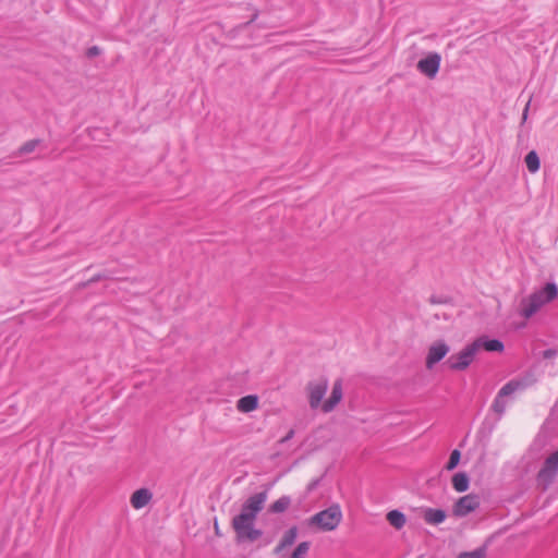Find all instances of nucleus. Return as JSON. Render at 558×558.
Returning a JSON list of instances; mask_svg holds the SVG:
<instances>
[{"instance_id":"obj_19","label":"nucleus","mask_w":558,"mask_h":558,"mask_svg":"<svg viewBox=\"0 0 558 558\" xmlns=\"http://www.w3.org/2000/svg\"><path fill=\"white\" fill-rule=\"evenodd\" d=\"M291 505V498L289 496H281L275 502L270 505L269 511L272 513H282Z\"/></svg>"},{"instance_id":"obj_26","label":"nucleus","mask_w":558,"mask_h":558,"mask_svg":"<svg viewBox=\"0 0 558 558\" xmlns=\"http://www.w3.org/2000/svg\"><path fill=\"white\" fill-rule=\"evenodd\" d=\"M293 436H294V429H290V430L288 432V434H287L283 438H281V439L279 440V442H280V444H284V442H287L288 440L292 439V438H293Z\"/></svg>"},{"instance_id":"obj_23","label":"nucleus","mask_w":558,"mask_h":558,"mask_svg":"<svg viewBox=\"0 0 558 558\" xmlns=\"http://www.w3.org/2000/svg\"><path fill=\"white\" fill-rule=\"evenodd\" d=\"M486 556V548L480 547L472 551H464L461 553L458 558H485Z\"/></svg>"},{"instance_id":"obj_21","label":"nucleus","mask_w":558,"mask_h":558,"mask_svg":"<svg viewBox=\"0 0 558 558\" xmlns=\"http://www.w3.org/2000/svg\"><path fill=\"white\" fill-rule=\"evenodd\" d=\"M296 536H298V529L295 526H293L284 533V535L280 542L283 543V545L286 547H289L295 542Z\"/></svg>"},{"instance_id":"obj_28","label":"nucleus","mask_w":558,"mask_h":558,"mask_svg":"<svg viewBox=\"0 0 558 558\" xmlns=\"http://www.w3.org/2000/svg\"><path fill=\"white\" fill-rule=\"evenodd\" d=\"M529 107H530V102L526 104L524 110H523V113H522V121L524 122L527 118V112H529Z\"/></svg>"},{"instance_id":"obj_12","label":"nucleus","mask_w":558,"mask_h":558,"mask_svg":"<svg viewBox=\"0 0 558 558\" xmlns=\"http://www.w3.org/2000/svg\"><path fill=\"white\" fill-rule=\"evenodd\" d=\"M473 344H477V353L484 349L488 352H502L505 349L504 343L498 339H488L487 337H480L473 341Z\"/></svg>"},{"instance_id":"obj_29","label":"nucleus","mask_w":558,"mask_h":558,"mask_svg":"<svg viewBox=\"0 0 558 558\" xmlns=\"http://www.w3.org/2000/svg\"><path fill=\"white\" fill-rule=\"evenodd\" d=\"M317 485V482L310 484L308 489L312 490Z\"/></svg>"},{"instance_id":"obj_2","label":"nucleus","mask_w":558,"mask_h":558,"mask_svg":"<svg viewBox=\"0 0 558 558\" xmlns=\"http://www.w3.org/2000/svg\"><path fill=\"white\" fill-rule=\"evenodd\" d=\"M558 295V289L555 283H546V286L532 293L527 298L522 299L520 303V315L529 319L536 314L545 304L555 300Z\"/></svg>"},{"instance_id":"obj_32","label":"nucleus","mask_w":558,"mask_h":558,"mask_svg":"<svg viewBox=\"0 0 558 558\" xmlns=\"http://www.w3.org/2000/svg\"><path fill=\"white\" fill-rule=\"evenodd\" d=\"M256 17H257V14H254V16L252 17V20L250 21V23H251V22H253V21H255V20H256Z\"/></svg>"},{"instance_id":"obj_13","label":"nucleus","mask_w":558,"mask_h":558,"mask_svg":"<svg viewBox=\"0 0 558 558\" xmlns=\"http://www.w3.org/2000/svg\"><path fill=\"white\" fill-rule=\"evenodd\" d=\"M153 498V494L147 488H140L135 490L131 496V505L134 509H142L149 504Z\"/></svg>"},{"instance_id":"obj_8","label":"nucleus","mask_w":558,"mask_h":558,"mask_svg":"<svg viewBox=\"0 0 558 558\" xmlns=\"http://www.w3.org/2000/svg\"><path fill=\"white\" fill-rule=\"evenodd\" d=\"M449 351L450 347L444 340H438L432 343L425 359L426 368L433 369L434 366L449 353Z\"/></svg>"},{"instance_id":"obj_15","label":"nucleus","mask_w":558,"mask_h":558,"mask_svg":"<svg viewBox=\"0 0 558 558\" xmlns=\"http://www.w3.org/2000/svg\"><path fill=\"white\" fill-rule=\"evenodd\" d=\"M258 408V397L256 395H248L242 397L236 402V409L242 413H248Z\"/></svg>"},{"instance_id":"obj_24","label":"nucleus","mask_w":558,"mask_h":558,"mask_svg":"<svg viewBox=\"0 0 558 558\" xmlns=\"http://www.w3.org/2000/svg\"><path fill=\"white\" fill-rule=\"evenodd\" d=\"M461 453L458 449H454L449 457V461L447 462L446 469L451 471L453 470L460 462Z\"/></svg>"},{"instance_id":"obj_18","label":"nucleus","mask_w":558,"mask_h":558,"mask_svg":"<svg viewBox=\"0 0 558 558\" xmlns=\"http://www.w3.org/2000/svg\"><path fill=\"white\" fill-rule=\"evenodd\" d=\"M527 170L531 173H535L539 170L541 161L537 153L535 150H531L526 154L524 158Z\"/></svg>"},{"instance_id":"obj_4","label":"nucleus","mask_w":558,"mask_h":558,"mask_svg":"<svg viewBox=\"0 0 558 558\" xmlns=\"http://www.w3.org/2000/svg\"><path fill=\"white\" fill-rule=\"evenodd\" d=\"M342 520V512L339 505H331L329 508L314 514L310 522L317 525L322 531H333Z\"/></svg>"},{"instance_id":"obj_17","label":"nucleus","mask_w":558,"mask_h":558,"mask_svg":"<svg viewBox=\"0 0 558 558\" xmlns=\"http://www.w3.org/2000/svg\"><path fill=\"white\" fill-rule=\"evenodd\" d=\"M387 520L395 529L400 530L404 526L405 515L399 510H391L387 513Z\"/></svg>"},{"instance_id":"obj_10","label":"nucleus","mask_w":558,"mask_h":558,"mask_svg":"<svg viewBox=\"0 0 558 558\" xmlns=\"http://www.w3.org/2000/svg\"><path fill=\"white\" fill-rule=\"evenodd\" d=\"M441 57L437 52L429 53L417 62V70L429 78H434L440 66Z\"/></svg>"},{"instance_id":"obj_6","label":"nucleus","mask_w":558,"mask_h":558,"mask_svg":"<svg viewBox=\"0 0 558 558\" xmlns=\"http://www.w3.org/2000/svg\"><path fill=\"white\" fill-rule=\"evenodd\" d=\"M558 473V450L548 456L537 473V481L546 489L556 478Z\"/></svg>"},{"instance_id":"obj_27","label":"nucleus","mask_w":558,"mask_h":558,"mask_svg":"<svg viewBox=\"0 0 558 558\" xmlns=\"http://www.w3.org/2000/svg\"><path fill=\"white\" fill-rule=\"evenodd\" d=\"M284 548H287L283 543L279 542V544L274 548V554L279 555Z\"/></svg>"},{"instance_id":"obj_16","label":"nucleus","mask_w":558,"mask_h":558,"mask_svg":"<svg viewBox=\"0 0 558 558\" xmlns=\"http://www.w3.org/2000/svg\"><path fill=\"white\" fill-rule=\"evenodd\" d=\"M452 486L458 493H463L469 489L470 480L466 473L459 472L452 476Z\"/></svg>"},{"instance_id":"obj_20","label":"nucleus","mask_w":558,"mask_h":558,"mask_svg":"<svg viewBox=\"0 0 558 558\" xmlns=\"http://www.w3.org/2000/svg\"><path fill=\"white\" fill-rule=\"evenodd\" d=\"M40 141L39 140H31V141H27L26 143H24L17 150V155L22 156V155H26V154H31L35 150V148L39 145Z\"/></svg>"},{"instance_id":"obj_5","label":"nucleus","mask_w":558,"mask_h":558,"mask_svg":"<svg viewBox=\"0 0 558 558\" xmlns=\"http://www.w3.org/2000/svg\"><path fill=\"white\" fill-rule=\"evenodd\" d=\"M476 347L477 344H473V342L466 344L459 352L451 354L445 364L453 372L465 371L475 360L477 354Z\"/></svg>"},{"instance_id":"obj_25","label":"nucleus","mask_w":558,"mask_h":558,"mask_svg":"<svg viewBox=\"0 0 558 558\" xmlns=\"http://www.w3.org/2000/svg\"><path fill=\"white\" fill-rule=\"evenodd\" d=\"M100 53V49L97 46L89 47L86 51L87 57L94 58Z\"/></svg>"},{"instance_id":"obj_9","label":"nucleus","mask_w":558,"mask_h":558,"mask_svg":"<svg viewBox=\"0 0 558 558\" xmlns=\"http://www.w3.org/2000/svg\"><path fill=\"white\" fill-rule=\"evenodd\" d=\"M480 497L474 494L465 495L457 500L453 506L456 517H465L480 507Z\"/></svg>"},{"instance_id":"obj_31","label":"nucleus","mask_w":558,"mask_h":558,"mask_svg":"<svg viewBox=\"0 0 558 558\" xmlns=\"http://www.w3.org/2000/svg\"><path fill=\"white\" fill-rule=\"evenodd\" d=\"M551 355V352L550 351H546L545 352V356H550Z\"/></svg>"},{"instance_id":"obj_7","label":"nucleus","mask_w":558,"mask_h":558,"mask_svg":"<svg viewBox=\"0 0 558 558\" xmlns=\"http://www.w3.org/2000/svg\"><path fill=\"white\" fill-rule=\"evenodd\" d=\"M327 378H320L316 381H310L307 384L306 390L308 393V403L312 409H317L320 405L322 400L327 392Z\"/></svg>"},{"instance_id":"obj_30","label":"nucleus","mask_w":558,"mask_h":558,"mask_svg":"<svg viewBox=\"0 0 558 558\" xmlns=\"http://www.w3.org/2000/svg\"><path fill=\"white\" fill-rule=\"evenodd\" d=\"M270 542H271V539H267V541L264 542L263 545L266 546V545L270 544Z\"/></svg>"},{"instance_id":"obj_22","label":"nucleus","mask_w":558,"mask_h":558,"mask_svg":"<svg viewBox=\"0 0 558 558\" xmlns=\"http://www.w3.org/2000/svg\"><path fill=\"white\" fill-rule=\"evenodd\" d=\"M308 550H310V543L302 542L293 550L291 558H304L307 555Z\"/></svg>"},{"instance_id":"obj_1","label":"nucleus","mask_w":558,"mask_h":558,"mask_svg":"<svg viewBox=\"0 0 558 558\" xmlns=\"http://www.w3.org/2000/svg\"><path fill=\"white\" fill-rule=\"evenodd\" d=\"M267 497L266 490L250 496L242 505L241 512L232 519L231 525L239 543H252L263 535V531L256 529L254 523L257 514L263 510Z\"/></svg>"},{"instance_id":"obj_14","label":"nucleus","mask_w":558,"mask_h":558,"mask_svg":"<svg viewBox=\"0 0 558 558\" xmlns=\"http://www.w3.org/2000/svg\"><path fill=\"white\" fill-rule=\"evenodd\" d=\"M446 512L441 509L426 508L423 511V519L426 523L437 525L446 520Z\"/></svg>"},{"instance_id":"obj_3","label":"nucleus","mask_w":558,"mask_h":558,"mask_svg":"<svg viewBox=\"0 0 558 558\" xmlns=\"http://www.w3.org/2000/svg\"><path fill=\"white\" fill-rule=\"evenodd\" d=\"M534 380L531 377H523L518 379H511L500 388L492 404V410L498 415V418H500L506 412V398L513 395L517 391L525 390L526 388L532 386Z\"/></svg>"},{"instance_id":"obj_11","label":"nucleus","mask_w":558,"mask_h":558,"mask_svg":"<svg viewBox=\"0 0 558 558\" xmlns=\"http://www.w3.org/2000/svg\"><path fill=\"white\" fill-rule=\"evenodd\" d=\"M342 396V381L338 379L333 383L330 397L322 404L323 411L325 413L331 412L341 401Z\"/></svg>"}]
</instances>
